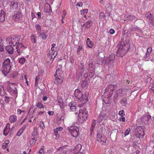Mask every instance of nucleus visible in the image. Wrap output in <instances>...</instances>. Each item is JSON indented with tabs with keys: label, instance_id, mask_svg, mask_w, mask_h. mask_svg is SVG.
<instances>
[{
	"label": "nucleus",
	"instance_id": "9d476101",
	"mask_svg": "<svg viewBox=\"0 0 154 154\" xmlns=\"http://www.w3.org/2000/svg\"><path fill=\"white\" fill-rule=\"evenodd\" d=\"M127 90L125 89H120L116 91V94L114 96V98H117L118 97L124 96L127 94L126 92Z\"/></svg>",
	"mask_w": 154,
	"mask_h": 154
},
{
	"label": "nucleus",
	"instance_id": "f704fd0d",
	"mask_svg": "<svg viewBox=\"0 0 154 154\" xmlns=\"http://www.w3.org/2000/svg\"><path fill=\"white\" fill-rule=\"evenodd\" d=\"M127 99L126 98H123L121 100L120 103L123 106L126 105L127 104Z\"/></svg>",
	"mask_w": 154,
	"mask_h": 154
},
{
	"label": "nucleus",
	"instance_id": "9b49d317",
	"mask_svg": "<svg viewBox=\"0 0 154 154\" xmlns=\"http://www.w3.org/2000/svg\"><path fill=\"white\" fill-rule=\"evenodd\" d=\"M97 140L100 142L102 144L105 143L107 139L106 137L102 135L100 133H97Z\"/></svg>",
	"mask_w": 154,
	"mask_h": 154
},
{
	"label": "nucleus",
	"instance_id": "5701e85b",
	"mask_svg": "<svg viewBox=\"0 0 154 154\" xmlns=\"http://www.w3.org/2000/svg\"><path fill=\"white\" fill-rule=\"evenodd\" d=\"M10 129V125L9 124H8L3 130L4 134L5 136L7 135L9 132Z\"/></svg>",
	"mask_w": 154,
	"mask_h": 154
},
{
	"label": "nucleus",
	"instance_id": "c9c22d12",
	"mask_svg": "<svg viewBox=\"0 0 154 154\" xmlns=\"http://www.w3.org/2000/svg\"><path fill=\"white\" fill-rule=\"evenodd\" d=\"M88 12V9H85L84 10H82L81 11V14L84 16V17H86V16L85 14H86Z\"/></svg>",
	"mask_w": 154,
	"mask_h": 154
},
{
	"label": "nucleus",
	"instance_id": "774afa93",
	"mask_svg": "<svg viewBox=\"0 0 154 154\" xmlns=\"http://www.w3.org/2000/svg\"><path fill=\"white\" fill-rule=\"evenodd\" d=\"M48 114L50 116L53 115L54 114V112L52 111H49L48 112Z\"/></svg>",
	"mask_w": 154,
	"mask_h": 154
},
{
	"label": "nucleus",
	"instance_id": "e433bc0d",
	"mask_svg": "<svg viewBox=\"0 0 154 154\" xmlns=\"http://www.w3.org/2000/svg\"><path fill=\"white\" fill-rule=\"evenodd\" d=\"M85 27L86 28H89L92 25V21L91 20H89L86 22V23L85 24Z\"/></svg>",
	"mask_w": 154,
	"mask_h": 154
},
{
	"label": "nucleus",
	"instance_id": "0e129e2a",
	"mask_svg": "<svg viewBox=\"0 0 154 154\" xmlns=\"http://www.w3.org/2000/svg\"><path fill=\"white\" fill-rule=\"evenodd\" d=\"M96 120H93L91 126H93V127H94L95 126V125L96 124Z\"/></svg>",
	"mask_w": 154,
	"mask_h": 154
},
{
	"label": "nucleus",
	"instance_id": "c03bdc74",
	"mask_svg": "<svg viewBox=\"0 0 154 154\" xmlns=\"http://www.w3.org/2000/svg\"><path fill=\"white\" fill-rule=\"evenodd\" d=\"M56 45V44H53L51 45V50L53 51H54V52H57L56 51V50L55 48V47Z\"/></svg>",
	"mask_w": 154,
	"mask_h": 154
},
{
	"label": "nucleus",
	"instance_id": "8fccbe9b",
	"mask_svg": "<svg viewBox=\"0 0 154 154\" xmlns=\"http://www.w3.org/2000/svg\"><path fill=\"white\" fill-rule=\"evenodd\" d=\"M35 36L33 35H32L30 37V39L32 42L33 43H35Z\"/></svg>",
	"mask_w": 154,
	"mask_h": 154
},
{
	"label": "nucleus",
	"instance_id": "39448f33",
	"mask_svg": "<svg viewBox=\"0 0 154 154\" xmlns=\"http://www.w3.org/2000/svg\"><path fill=\"white\" fill-rule=\"evenodd\" d=\"M85 111L86 109L85 108L79 109L78 115L79 118V119H78L79 121H80L79 120H82V122H84L87 120L88 115Z\"/></svg>",
	"mask_w": 154,
	"mask_h": 154
},
{
	"label": "nucleus",
	"instance_id": "1a4fd4ad",
	"mask_svg": "<svg viewBox=\"0 0 154 154\" xmlns=\"http://www.w3.org/2000/svg\"><path fill=\"white\" fill-rule=\"evenodd\" d=\"M68 130L73 137H77V126H76L74 125L73 124L72 126L68 127Z\"/></svg>",
	"mask_w": 154,
	"mask_h": 154
},
{
	"label": "nucleus",
	"instance_id": "a878e982",
	"mask_svg": "<svg viewBox=\"0 0 154 154\" xmlns=\"http://www.w3.org/2000/svg\"><path fill=\"white\" fill-rule=\"evenodd\" d=\"M9 119L11 122L14 123L17 121V117L15 115H12L10 116Z\"/></svg>",
	"mask_w": 154,
	"mask_h": 154
},
{
	"label": "nucleus",
	"instance_id": "72a5a7b5",
	"mask_svg": "<svg viewBox=\"0 0 154 154\" xmlns=\"http://www.w3.org/2000/svg\"><path fill=\"white\" fill-rule=\"evenodd\" d=\"M80 148V149L79 150V152H78V154H83L84 151L82 149V146L80 144H78V149Z\"/></svg>",
	"mask_w": 154,
	"mask_h": 154
},
{
	"label": "nucleus",
	"instance_id": "f257e3e1",
	"mask_svg": "<svg viewBox=\"0 0 154 154\" xmlns=\"http://www.w3.org/2000/svg\"><path fill=\"white\" fill-rule=\"evenodd\" d=\"M128 50V45L124 42H121L117 52V55L120 57H122Z\"/></svg>",
	"mask_w": 154,
	"mask_h": 154
},
{
	"label": "nucleus",
	"instance_id": "7ed1b4c3",
	"mask_svg": "<svg viewBox=\"0 0 154 154\" xmlns=\"http://www.w3.org/2000/svg\"><path fill=\"white\" fill-rule=\"evenodd\" d=\"M7 83L8 85L7 88L8 92L14 98H16L17 96V88L13 87L14 84L11 83L9 82H7Z\"/></svg>",
	"mask_w": 154,
	"mask_h": 154
},
{
	"label": "nucleus",
	"instance_id": "4be33fe9",
	"mask_svg": "<svg viewBox=\"0 0 154 154\" xmlns=\"http://www.w3.org/2000/svg\"><path fill=\"white\" fill-rule=\"evenodd\" d=\"M57 101L58 104L60 108L61 109H63L64 108V106L62 99L60 97H58L57 98Z\"/></svg>",
	"mask_w": 154,
	"mask_h": 154
},
{
	"label": "nucleus",
	"instance_id": "ea45409f",
	"mask_svg": "<svg viewBox=\"0 0 154 154\" xmlns=\"http://www.w3.org/2000/svg\"><path fill=\"white\" fill-rule=\"evenodd\" d=\"M39 35V36L41 37L43 39H45L47 38V35L44 32H43L42 33H41L40 32Z\"/></svg>",
	"mask_w": 154,
	"mask_h": 154
},
{
	"label": "nucleus",
	"instance_id": "c756f323",
	"mask_svg": "<svg viewBox=\"0 0 154 154\" xmlns=\"http://www.w3.org/2000/svg\"><path fill=\"white\" fill-rule=\"evenodd\" d=\"M67 147L66 146H63V147L60 148L59 150L61 151V154H66L67 152V151L66 150V147Z\"/></svg>",
	"mask_w": 154,
	"mask_h": 154
},
{
	"label": "nucleus",
	"instance_id": "79ce46f5",
	"mask_svg": "<svg viewBox=\"0 0 154 154\" xmlns=\"http://www.w3.org/2000/svg\"><path fill=\"white\" fill-rule=\"evenodd\" d=\"M36 106L39 109H42L44 108L43 105L40 102H38Z\"/></svg>",
	"mask_w": 154,
	"mask_h": 154
},
{
	"label": "nucleus",
	"instance_id": "6ab92c4d",
	"mask_svg": "<svg viewBox=\"0 0 154 154\" xmlns=\"http://www.w3.org/2000/svg\"><path fill=\"white\" fill-rule=\"evenodd\" d=\"M70 109L72 111H74L76 110V104L74 102H71L69 105Z\"/></svg>",
	"mask_w": 154,
	"mask_h": 154
},
{
	"label": "nucleus",
	"instance_id": "a19ab883",
	"mask_svg": "<svg viewBox=\"0 0 154 154\" xmlns=\"http://www.w3.org/2000/svg\"><path fill=\"white\" fill-rule=\"evenodd\" d=\"M40 81V79L39 76H36L35 78V85L37 86L38 85V82Z\"/></svg>",
	"mask_w": 154,
	"mask_h": 154
},
{
	"label": "nucleus",
	"instance_id": "de8ad7c7",
	"mask_svg": "<svg viewBox=\"0 0 154 154\" xmlns=\"http://www.w3.org/2000/svg\"><path fill=\"white\" fill-rule=\"evenodd\" d=\"M130 131L131 130L130 128H128L126 130L124 133L125 136H126L128 135L129 134Z\"/></svg>",
	"mask_w": 154,
	"mask_h": 154
},
{
	"label": "nucleus",
	"instance_id": "c85d7f7f",
	"mask_svg": "<svg viewBox=\"0 0 154 154\" xmlns=\"http://www.w3.org/2000/svg\"><path fill=\"white\" fill-rule=\"evenodd\" d=\"M5 14L4 11L1 10L0 14V21L2 22L5 20Z\"/></svg>",
	"mask_w": 154,
	"mask_h": 154
},
{
	"label": "nucleus",
	"instance_id": "bb28decb",
	"mask_svg": "<svg viewBox=\"0 0 154 154\" xmlns=\"http://www.w3.org/2000/svg\"><path fill=\"white\" fill-rule=\"evenodd\" d=\"M152 51V48L151 47H149L147 48L146 54L144 57V58L145 59H146L147 58V57H148L151 53Z\"/></svg>",
	"mask_w": 154,
	"mask_h": 154
},
{
	"label": "nucleus",
	"instance_id": "0eeeda50",
	"mask_svg": "<svg viewBox=\"0 0 154 154\" xmlns=\"http://www.w3.org/2000/svg\"><path fill=\"white\" fill-rule=\"evenodd\" d=\"M78 102L82 103L81 104H84L88 101V98L86 96H84L82 93L78 89Z\"/></svg>",
	"mask_w": 154,
	"mask_h": 154
},
{
	"label": "nucleus",
	"instance_id": "f3484780",
	"mask_svg": "<svg viewBox=\"0 0 154 154\" xmlns=\"http://www.w3.org/2000/svg\"><path fill=\"white\" fill-rule=\"evenodd\" d=\"M116 88V86L113 85H110L107 87L106 89H107L108 91L111 94H112L113 91Z\"/></svg>",
	"mask_w": 154,
	"mask_h": 154
},
{
	"label": "nucleus",
	"instance_id": "338daca9",
	"mask_svg": "<svg viewBox=\"0 0 154 154\" xmlns=\"http://www.w3.org/2000/svg\"><path fill=\"white\" fill-rule=\"evenodd\" d=\"M24 112V111H23L20 109H18L17 110V113L19 115H20L21 114L22 112Z\"/></svg>",
	"mask_w": 154,
	"mask_h": 154
},
{
	"label": "nucleus",
	"instance_id": "e2e57ef3",
	"mask_svg": "<svg viewBox=\"0 0 154 154\" xmlns=\"http://www.w3.org/2000/svg\"><path fill=\"white\" fill-rule=\"evenodd\" d=\"M8 146V145H7V144H5V143H4L3 144L2 146V148L4 149H5Z\"/></svg>",
	"mask_w": 154,
	"mask_h": 154
},
{
	"label": "nucleus",
	"instance_id": "4d7b16f0",
	"mask_svg": "<svg viewBox=\"0 0 154 154\" xmlns=\"http://www.w3.org/2000/svg\"><path fill=\"white\" fill-rule=\"evenodd\" d=\"M5 101L6 102H8L10 101V98L9 97H5Z\"/></svg>",
	"mask_w": 154,
	"mask_h": 154
},
{
	"label": "nucleus",
	"instance_id": "aec40b11",
	"mask_svg": "<svg viewBox=\"0 0 154 154\" xmlns=\"http://www.w3.org/2000/svg\"><path fill=\"white\" fill-rule=\"evenodd\" d=\"M57 54V52L52 53L51 54H48V58L50 59V61H51V63H52L55 57Z\"/></svg>",
	"mask_w": 154,
	"mask_h": 154
},
{
	"label": "nucleus",
	"instance_id": "864d4df0",
	"mask_svg": "<svg viewBox=\"0 0 154 154\" xmlns=\"http://www.w3.org/2000/svg\"><path fill=\"white\" fill-rule=\"evenodd\" d=\"M38 154H44V150L43 148H41L38 151Z\"/></svg>",
	"mask_w": 154,
	"mask_h": 154
},
{
	"label": "nucleus",
	"instance_id": "a211bd4d",
	"mask_svg": "<svg viewBox=\"0 0 154 154\" xmlns=\"http://www.w3.org/2000/svg\"><path fill=\"white\" fill-rule=\"evenodd\" d=\"M55 79L54 81V83L56 84H61L63 82V78L60 77L58 76H56V74H54Z\"/></svg>",
	"mask_w": 154,
	"mask_h": 154
},
{
	"label": "nucleus",
	"instance_id": "13d9d810",
	"mask_svg": "<svg viewBox=\"0 0 154 154\" xmlns=\"http://www.w3.org/2000/svg\"><path fill=\"white\" fill-rule=\"evenodd\" d=\"M150 87V89L154 93V83L152 84Z\"/></svg>",
	"mask_w": 154,
	"mask_h": 154
},
{
	"label": "nucleus",
	"instance_id": "bf43d9fd",
	"mask_svg": "<svg viewBox=\"0 0 154 154\" xmlns=\"http://www.w3.org/2000/svg\"><path fill=\"white\" fill-rule=\"evenodd\" d=\"M18 74L17 72H14L13 73V77L15 78L17 76Z\"/></svg>",
	"mask_w": 154,
	"mask_h": 154
},
{
	"label": "nucleus",
	"instance_id": "052dcab7",
	"mask_svg": "<svg viewBox=\"0 0 154 154\" xmlns=\"http://www.w3.org/2000/svg\"><path fill=\"white\" fill-rule=\"evenodd\" d=\"M88 76L90 77L89 76V74H88L87 73H85L84 74V77L86 80L88 78Z\"/></svg>",
	"mask_w": 154,
	"mask_h": 154
},
{
	"label": "nucleus",
	"instance_id": "ddd939ff",
	"mask_svg": "<svg viewBox=\"0 0 154 154\" xmlns=\"http://www.w3.org/2000/svg\"><path fill=\"white\" fill-rule=\"evenodd\" d=\"M16 48L17 53L20 54L25 48V46L21 43L18 42L16 45Z\"/></svg>",
	"mask_w": 154,
	"mask_h": 154
},
{
	"label": "nucleus",
	"instance_id": "09e8293b",
	"mask_svg": "<svg viewBox=\"0 0 154 154\" xmlns=\"http://www.w3.org/2000/svg\"><path fill=\"white\" fill-rule=\"evenodd\" d=\"M105 15L103 12H100L99 14V17L100 19H102L103 18L105 17Z\"/></svg>",
	"mask_w": 154,
	"mask_h": 154
},
{
	"label": "nucleus",
	"instance_id": "dca6fc26",
	"mask_svg": "<svg viewBox=\"0 0 154 154\" xmlns=\"http://www.w3.org/2000/svg\"><path fill=\"white\" fill-rule=\"evenodd\" d=\"M108 117L106 114L101 113L98 119V122L100 124L103 120H105Z\"/></svg>",
	"mask_w": 154,
	"mask_h": 154
},
{
	"label": "nucleus",
	"instance_id": "603ef678",
	"mask_svg": "<svg viewBox=\"0 0 154 154\" xmlns=\"http://www.w3.org/2000/svg\"><path fill=\"white\" fill-rule=\"evenodd\" d=\"M40 128L43 129L44 128V123L43 122L41 121L40 122Z\"/></svg>",
	"mask_w": 154,
	"mask_h": 154
},
{
	"label": "nucleus",
	"instance_id": "6e6552de",
	"mask_svg": "<svg viewBox=\"0 0 154 154\" xmlns=\"http://www.w3.org/2000/svg\"><path fill=\"white\" fill-rule=\"evenodd\" d=\"M88 70L89 72V76L90 78L93 77L94 74L95 67L94 63L92 61H89L88 63Z\"/></svg>",
	"mask_w": 154,
	"mask_h": 154
},
{
	"label": "nucleus",
	"instance_id": "69168bd1",
	"mask_svg": "<svg viewBox=\"0 0 154 154\" xmlns=\"http://www.w3.org/2000/svg\"><path fill=\"white\" fill-rule=\"evenodd\" d=\"M109 32L111 34H113L114 33L115 31L113 29H111L109 30Z\"/></svg>",
	"mask_w": 154,
	"mask_h": 154
},
{
	"label": "nucleus",
	"instance_id": "4468645a",
	"mask_svg": "<svg viewBox=\"0 0 154 154\" xmlns=\"http://www.w3.org/2000/svg\"><path fill=\"white\" fill-rule=\"evenodd\" d=\"M58 68L56 70L55 74H56V76H59L60 78H63V72L62 70V66L60 65L57 66Z\"/></svg>",
	"mask_w": 154,
	"mask_h": 154
},
{
	"label": "nucleus",
	"instance_id": "cd10ccee",
	"mask_svg": "<svg viewBox=\"0 0 154 154\" xmlns=\"http://www.w3.org/2000/svg\"><path fill=\"white\" fill-rule=\"evenodd\" d=\"M6 49L9 54H12L14 51L13 47L10 45H8L6 47Z\"/></svg>",
	"mask_w": 154,
	"mask_h": 154
},
{
	"label": "nucleus",
	"instance_id": "f8f14e48",
	"mask_svg": "<svg viewBox=\"0 0 154 154\" xmlns=\"http://www.w3.org/2000/svg\"><path fill=\"white\" fill-rule=\"evenodd\" d=\"M12 19L15 21H19L22 19L21 13L18 11H15L13 16Z\"/></svg>",
	"mask_w": 154,
	"mask_h": 154
},
{
	"label": "nucleus",
	"instance_id": "3c124183",
	"mask_svg": "<svg viewBox=\"0 0 154 154\" xmlns=\"http://www.w3.org/2000/svg\"><path fill=\"white\" fill-rule=\"evenodd\" d=\"M119 114L121 116H123L125 115L124 111L123 110L119 111Z\"/></svg>",
	"mask_w": 154,
	"mask_h": 154
},
{
	"label": "nucleus",
	"instance_id": "412c9836",
	"mask_svg": "<svg viewBox=\"0 0 154 154\" xmlns=\"http://www.w3.org/2000/svg\"><path fill=\"white\" fill-rule=\"evenodd\" d=\"M115 55L114 54H111L106 59L107 62L109 61L108 63H112L115 59Z\"/></svg>",
	"mask_w": 154,
	"mask_h": 154
},
{
	"label": "nucleus",
	"instance_id": "b1692460",
	"mask_svg": "<svg viewBox=\"0 0 154 154\" xmlns=\"http://www.w3.org/2000/svg\"><path fill=\"white\" fill-rule=\"evenodd\" d=\"M18 3L17 2L14 1H12L11 3V8L13 9L14 10H16L18 8Z\"/></svg>",
	"mask_w": 154,
	"mask_h": 154
},
{
	"label": "nucleus",
	"instance_id": "2f4dec72",
	"mask_svg": "<svg viewBox=\"0 0 154 154\" xmlns=\"http://www.w3.org/2000/svg\"><path fill=\"white\" fill-rule=\"evenodd\" d=\"M35 27L37 31V34L39 35L41 32V26L40 25L37 24L35 25Z\"/></svg>",
	"mask_w": 154,
	"mask_h": 154
},
{
	"label": "nucleus",
	"instance_id": "58836bf2",
	"mask_svg": "<svg viewBox=\"0 0 154 154\" xmlns=\"http://www.w3.org/2000/svg\"><path fill=\"white\" fill-rule=\"evenodd\" d=\"M35 139V138L32 137L31 138L30 140V144L31 146H33L35 144L36 141Z\"/></svg>",
	"mask_w": 154,
	"mask_h": 154
},
{
	"label": "nucleus",
	"instance_id": "4c0bfd02",
	"mask_svg": "<svg viewBox=\"0 0 154 154\" xmlns=\"http://www.w3.org/2000/svg\"><path fill=\"white\" fill-rule=\"evenodd\" d=\"M81 85L82 88H86L88 87V83L86 81L84 80L82 83Z\"/></svg>",
	"mask_w": 154,
	"mask_h": 154
},
{
	"label": "nucleus",
	"instance_id": "a18cd8bd",
	"mask_svg": "<svg viewBox=\"0 0 154 154\" xmlns=\"http://www.w3.org/2000/svg\"><path fill=\"white\" fill-rule=\"evenodd\" d=\"M127 18L130 20H136V17L133 15H130L128 16Z\"/></svg>",
	"mask_w": 154,
	"mask_h": 154
},
{
	"label": "nucleus",
	"instance_id": "f03ea898",
	"mask_svg": "<svg viewBox=\"0 0 154 154\" xmlns=\"http://www.w3.org/2000/svg\"><path fill=\"white\" fill-rule=\"evenodd\" d=\"M10 60L9 58L5 60L3 63L2 72L5 75H7L10 71L11 68Z\"/></svg>",
	"mask_w": 154,
	"mask_h": 154
},
{
	"label": "nucleus",
	"instance_id": "49530a36",
	"mask_svg": "<svg viewBox=\"0 0 154 154\" xmlns=\"http://www.w3.org/2000/svg\"><path fill=\"white\" fill-rule=\"evenodd\" d=\"M23 128L20 129L17 133V135L18 136H20L23 133Z\"/></svg>",
	"mask_w": 154,
	"mask_h": 154
},
{
	"label": "nucleus",
	"instance_id": "6e6d98bb",
	"mask_svg": "<svg viewBox=\"0 0 154 154\" xmlns=\"http://www.w3.org/2000/svg\"><path fill=\"white\" fill-rule=\"evenodd\" d=\"M71 2L73 4H74V5H73V6H77V3H76V0H71Z\"/></svg>",
	"mask_w": 154,
	"mask_h": 154
},
{
	"label": "nucleus",
	"instance_id": "20e7f679",
	"mask_svg": "<svg viewBox=\"0 0 154 154\" xmlns=\"http://www.w3.org/2000/svg\"><path fill=\"white\" fill-rule=\"evenodd\" d=\"M6 42L12 46H14L19 42L20 37L13 36L12 37H8L6 38Z\"/></svg>",
	"mask_w": 154,
	"mask_h": 154
},
{
	"label": "nucleus",
	"instance_id": "2eb2a0df",
	"mask_svg": "<svg viewBox=\"0 0 154 154\" xmlns=\"http://www.w3.org/2000/svg\"><path fill=\"white\" fill-rule=\"evenodd\" d=\"M63 129V128L61 127H58L54 130V133L56 136V139L57 140L59 138L60 136V133Z\"/></svg>",
	"mask_w": 154,
	"mask_h": 154
},
{
	"label": "nucleus",
	"instance_id": "7c9ffc66",
	"mask_svg": "<svg viewBox=\"0 0 154 154\" xmlns=\"http://www.w3.org/2000/svg\"><path fill=\"white\" fill-rule=\"evenodd\" d=\"M86 43L88 46L89 48H91L93 47V43L90 40L89 38L87 39Z\"/></svg>",
	"mask_w": 154,
	"mask_h": 154
},
{
	"label": "nucleus",
	"instance_id": "680f3d73",
	"mask_svg": "<svg viewBox=\"0 0 154 154\" xmlns=\"http://www.w3.org/2000/svg\"><path fill=\"white\" fill-rule=\"evenodd\" d=\"M72 152V154H77V152L76 151V149L75 147V148Z\"/></svg>",
	"mask_w": 154,
	"mask_h": 154
},
{
	"label": "nucleus",
	"instance_id": "423d86ee",
	"mask_svg": "<svg viewBox=\"0 0 154 154\" xmlns=\"http://www.w3.org/2000/svg\"><path fill=\"white\" fill-rule=\"evenodd\" d=\"M144 126H139L137 127L135 131L136 136L138 138L143 137L144 135Z\"/></svg>",
	"mask_w": 154,
	"mask_h": 154
},
{
	"label": "nucleus",
	"instance_id": "393cba45",
	"mask_svg": "<svg viewBox=\"0 0 154 154\" xmlns=\"http://www.w3.org/2000/svg\"><path fill=\"white\" fill-rule=\"evenodd\" d=\"M146 17L147 18H148L150 20L151 24L152 25L154 24V17L150 13H147L146 14Z\"/></svg>",
	"mask_w": 154,
	"mask_h": 154
},
{
	"label": "nucleus",
	"instance_id": "5fc2aeb1",
	"mask_svg": "<svg viewBox=\"0 0 154 154\" xmlns=\"http://www.w3.org/2000/svg\"><path fill=\"white\" fill-rule=\"evenodd\" d=\"M37 135V132H35L33 131L32 137H33L34 138H35Z\"/></svg>",
	"mask_w": 154,
	"mask_h": 154
},
{
	"label": "nucleus",
	"instance_id": "37998d69",
	"mask_svg": "<svg viewBox=\"0 0 154 154\" xmlns=\"http://www.w3.org/2000/svg\"><path fill=\"white\" fill-rule=\"evenodd\" d=\"M25 60L24 58H21L19 59V62L21 64H23L25 62Z\"/></svg>",
	"mask_w": 154,
	"mask_h": 154
},
{
	"label": "nucleus",
	"instance_id": "473e14b6",
	"mask_svg": "<svg viewBox=\"0 0 154 154\" xmlns=\"http://www.w3.org/2000/svg\"><path fill=\"white\" fill-rule=\"evenodd\" d=\"M5 94V91L4 89V85H0V95L3 96Z\"/></svg>",
	"mask_w": 154,
	"mask_h": 154
}]
</instances>
